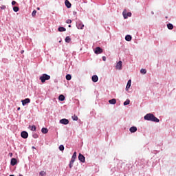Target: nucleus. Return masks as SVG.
Wrapping results in <instances>:
<instances>
[{
	"label": "nucleus",
	"instance_id": "f257e3e1",
	"mask_svg": "<svg viewBox=\"0 0 176 176\" xmlns=\"http://www.w3.org/2000/svg\"><path fill=\"white\" fill-rule=\"evenodd\" d=\"M144 120H148L150 122H155L156 123H159V122H160V120H159L155 116V115L152 113H147L144 116Z\"/></svg>",
	"mask_w": 176,
	"mask_h": 176
},
{
	"label": "nucleus",
	"instance_id": "f03ea898",
	"mask_svg": "<svg viewBox=\"0 0 176 176\" xmlns=\"http://www.w3.org/2000/svg\"><path fill=\"white\" fill-rule=\"evenodd\" d=\"M40 80H41V83H45L46 80H50V76L43 74L41 76H40Z\"/></svg>",
	"mask_w": 176,
	"mask_h": 176
},
{
	"label": "nucleus",
	"instance_id": "7ed1b4c3",
	"mask_svg": "<svg viewBox=\"0 0 176 176\" xmlns=\"http://www.w3.org/2000/svg\"><path fill=\"white\" fill-rule=\"evenodd\" d=\"M76 25L78 30H83V28L85 27V25L83 24L82 21H80V20H78V21H76Z\"/></svg>",
	"mask_w": 176,
	"mask_h": 176
},
{
	"label": "nucleus",
	"instance_id": "20e7f679",
	"mask_svg": "<svg viewBox=\"0 0 176 176\" xmlns=\"http://www.w3.org/2000/svg\"><path fill=\"white\" fill-rule=\"evenodd\" d=\"M124 19H128L129 17H131V12H127L126 10H124L122 12Z\"/></svg>",
	"mask_w": 176,
	"mask_h": 176
},
{
	"label": "nucleus",
	"instance_id": "39448f33",
	"mask_svg": "<svg viewBox=\"0 0 176 176\" xmlns=\"http://www.w3.org/2000/svg\"><path fill=\"white\" fill-rule=\"evenodd\" d=\"M22 104L24 106L27 105V104H30L31 102V100L30 98H25V100H23Z\"/></svg>",
	"mask_w": 176,
	"mask_h": 176
},
{
	"label": "nucleus",
	"instance_id": "423d86ee",
	"mask_svg": "<svg viewBox=\"0 0 176 176\" xmlns=\"http://www.w3.org/2000/svg\"><path fill=\"white\" fill-rule=\"evenodd\" d=\"M21 136L22 138H24V140L28 138V133L27 131H22L21 133Z\"/></svg>",
	"mask_w": 176,
	"mask_h": 176
},
{
	"label": "nucleus",
	"instance_id": "0eeeda50",
	"mask_svg": "<svg viewBox=\"0 0 176 176\" xmlns=\"http://www.w3.org/2000/svg\"><path fill=\"white\" fill-rule=\"evenodd\" d=\"M94 52H95L96 54H101V53H102V49H101V47H97L95 49Z\"/></svg>",
	"mask_w": 176,
	"mask_h": 176
},
{
	"label": "nucleus",
	"instance_id": "6e6552de",
	"mask_svg": "<svg viewBox=\"0 0 176 176\" xmlns=\"http://www.w3.org/2000/svg\"><path fill=\"white\" fill-rule=\"evenodd\" d=\"M78 160H80L81 163H85V156L80 153L78 155Z\"/></svg>",
	"mask_w": 176,
	"mask_h": 176
},
{
	"label": "nucleus",
	"instance_id": "1a4fd4ad",
	"mask_svg": "<svg viewBox=\"0 0 176 176\" xmlns=\"http://www.w3.org/2000/svg\"><path fill=\"white\" fill-rule=\"evenodd\" d=\"M60 123H61V124H68L69 123V120L63 118L60 120Z\"/></svg>",
	"mask_w": 176,
	"mask_h": 176
},
{
	"label": "nucleus",
	"instance_id": "9d476101",
	"mask_svg": "<svg viewBox=\"0 0 176 176\" xmlns=\"http://www.w3.org/2000/svg\"><path fill=\"white\" fill-rule=\"evenodd\" d=\"M122 63L121 60H120V61L117 63V65H116V69H122Z\"/></svg>",
	"mask_w": 176,
	"mask_h": 176
},
{
	"label": "nucleus",
	"instance_id": "9b49d317",
	"mask_svg": "<svg viewBox=\"0 0 176 176\" xmlns=\"http://www.w3.org/2000/svg\"><path fill=\"white\" fill-rule=\"evenodd\" d=\"M10 164L11 166H16V164H17V160H16V158L11 159Z\"/></svg>",
	"mask_w": 176,
	"mask_h": 176
},
{
	"label": "nucleus",
	"instance_id": "f8f14e48",
	"mask_svg": "<svg viewBox=\"0 0 176 176\" xmlns=\"http://www.w3.org/2000/svg\"><path fill=\"white\" fill-rule=\"evenodd\" d=\"M65 6H66L68 9H69V8H71V6H72L71 3H70L69 1H68V0H65Z\"/></svg>",
	"mask_w": 176,
	"mask_h": 176
},
{
	"label": "nucleus",
	"instance_id": "ddd939ff",
	"mask_svg": "<svg viewBox=\"0 0 176 176\" xmlns=\"http://www.w3.org/2000/svg\"><path fill=\"white\" fill-rule=\"evenodd\" d=\"M131 87V80H128V82L126 87V91L129 90V89H130Z\"/></svg>",
	"mask_w": 176,
	"mask_h": 176
},
{
	"label": "nucleus",
	"instance_id": "4468645a",
	"mask_svg": "<svg viewBox=\"0 0 176 176\" xmlns=\"http://www.w3.org/2000/svg\"><path fill=\"white\" fill-rule=\"evenodd\" d=\"M129 131L131 133H135V131H137V126H131L130 129H129Z\"/></svg>",
	"mask_w": 176,
	"mask_h": 176
},
{
	"label": "nucleus",
	"instance_id": "2eb2a0df",
	"mask_svg": "<svg viewBox=\"0 0 176 176\" xmlns=\"http://www.w3.org/2000/svg\"><path fill=\"white\" fill-rule=\"evenodd\" d=\"M131 39H133V37H131V35H126L125 36V41H126L127 42H130V41H131Z\"/></svg>",
	"mask_w": 176,
	"mask_h": 176
},
{
	"label": "nucleus",
	"instance_id": "dca6fc26",
	"mask_svg": "<svg viewBox=\"0 0 176 176\" xmlns=\"http://www.w3.org/2000/svg\"><path fill=\"white\" fill-rule=\"evenodd\" d=\"M92 82H98V76H97V75H94L92 76Z\"/></svg>",
	"mask_w": 176,
	"mask_h": 176
},
{
	"label": "nucleus",
	"instance_id": "f3484780",
	"mask_svg": "<svg viewBox=\"0 0 176 176\" xmlns=\"http://www.w3.org/2000/svg\"><path fill=\"white\" fill-rule=\"evenodd\" d=\"M58 31H59V32H64L67 31V29H65L64 27H59Z\"/></svg>",
	"mask_w": 176,
	"mask_h": 176
},
{
	"label": "nucleus",
	"instance_id": "a211bd4d",
	"mask_svg": "<svg viewBox=\"0 0 176 176\" xmlns=\"http://www.w3.org/2000/svg\"><path fill=\"white\" fill-rule=\"evenodd\" d=\"M109 104H111L113 105V104H116V99H115V98L111 99L109 100Z\"/></svg>",
	"mask_w": 176,
	"mask_h": 176
},
{
	"label": "nucleus",
	"instance_id": "6ab92c4d",
	"mask_svg": "<svg viewBox=\"0 0 176 176\" xmlns=\"http://www.w3.org/2000/svg\"><path fill=\"white\" fill-rule=\"evenodd\" d=\"M41 131L43 134H47L49 133V130L47 128H43Z\"/></svg>",
	"mask_w": 176,
	"mask_h": 176
},
{
	"label": "nucleus",
	"instance_id": "aec40b11",
	"mask_svg": "<svg viewBox=\"0 0 176 176\" xmlns=\"http://www.w3.org/2000/svg\"><path fill=\"white\" fill-rule=\"evenodd\" d=\"M75 159H76V151H75L72 157L71 161L75 162Z\"/></svg>",
	"mask_w": 176,
	"mask_h": 176
},
{
	"label": "nucleus",
	"instance_id": "412c9836",
	"mask_svg": "<svg viewBox=\"0 0 176 176\" xmlns=\"http://www.w3.org/2000/svg\"><path fill=\"white\" fill-rule=\"evenodd\" d=\"M58 100L59 101H64V100H65V96H64V95H60L58 97Z\"/></svg>",
	"mask_w": 176,
	"mask_h": 176
},
{
	"label": "nucleus",
	"instance_id": "4be33fe9",
	"mask_svg": "<svg viewBox=\"0 0 176 176\" xmlns=\"http://www.w3.org/2000/svg\"><path fill=\"white\" fill-rule=\"evenodd\" d=\"M29 127L32 131H36V126H35V125H33V126L30 125Z\"/></svg>",
	"mask_w": 176,
	"mask_h": 176
},
{
	"label": "nucleus",
	"instance_id": "5701e85b",
	"mask_svg": "<svg viewBox=\"0 0 176 176\" xmlns=\"http://www.w3.org/2000/svg\"><path fill=\"white\" fill-rule=\"evenodd\" d=\"M167 28L168 30H173V28H174V25L171 23H168L167 24Z\"/></svg>",
	"mask_w": 176,
	"mask_h": 176
},
{
	"label": "nucleus",
	"instance_id": "b1692460",
	"mask_svg": "<svg viewBox=\"0 0 176 176\" xmlns=\"http://www.w3.org/2000/svg\"><path fill=\"white\" fill-rule=\"evenodd\" d=\"M66 79L67 80H71V79H72V76H71V74H67Z\"/></svg>",
	"mask_w": 176,
	"mask_h": 176
},
{
	"label": "nucleus",
	"instance_id": "393cba45",
	"mask_svg": "<svg viewBox=\"0 0 176 176\" xmlns=\"http://www.w3.org/2000/svg\"><path fill=\"white\" fill-rule=\"evenodd\" d=\"M74 163H75L74 161H70L69 164V168H72V167H74Z\"/></svg>",
	"mask_w": 176,
	"mask_h": 176
},
{
	"label": "nucleus",
	"instance_id": "a878e982",
	"mask_svg": "<svg viewBox=\"0 0 176 176\" xmlns=\"http://www.w3.org/2000/svg\"><path fill=\"white\" fill-rule=\"evenodd\" d=\"M65 41L67 43H69V42H71V38H69V36H67Z\"/></svg>",
	"mask_w": 176,
	"mask_h": 176
},
{
	"label": "nucleus",
	"instance_id": "bb28decb",
	"mask_svg": "<svg viewBox=\"0 0 176 176\" xmlns=\"http://www.w3.org/2000/svg\"><path fill=\"white\" fill-rule=\"evenodd\" d=\"M14 12H19L20 10V8L17 6L13 7Z\"/></svg>",
	"mask_w": 176,
	"mask_h": 176
},
{
	"label": "nucleus",
	"instance_id": "cd10ccee",
	"mask_svg": "<svg viewBox=\"0 0 176 176\" xmlns=\"http://www.w3.org/2000/svg\"><path fill=\"white\" fill-rule=\"evenodd\" d=\"M130 104V100L129 99H126L125 102H124V105H129Z\"/></svg>",
	"mask_w": 176,
	"mask_h": 176
},
{
	"label": "nucleus",
	"instance_id": "c85d7f7f",
	"mask_svg": "<svg viewBox=\"0 0 176 176\" xmlns=\"http://www.w3.org/2000/svg\"><path fill=\"white\" fill-rule=\"evenodd\" d=\"M140 72H141L142 74H143L144 75H145V74H146V69H142L140 70Z\"/></svg>",
	"mask_w": 176,
	"mask_h": 176
},
{
	"label": "nucleus",
	"instance_id": "c756f323",
	"mask_svg": "<svg viewBox=\"0 0 176 176\" xmlns=\"http://www.w3.org/2000/svg\"><path fill=\"white\" fill-rule=\"evenodd\" d=\"M32 17H35V16H36V10H34L32 13Z\"/></svg>",
	"mask_w": 176,
	"mask_h": 176
},
{
	"label": "nucleus",
	"instance_id": "7c9ffc66",
	"mask_svg": "<svg viewBox=\"0 0 176 176\" xmlns=\"http://www.w3.org/2000/svg\"><path fill=\"white\" fill-rule=\"evenodd\" d=\"M73 120H78V116L74 115L72 117Z\"/></svg>",
	"mask_w": 176,
	"mask_h": 176
},
{
	"label": "nucleus",
	"instance_id": "2f4dec72",
	"mask_svg": "<svg viewBox=\"0 0 176 176\" xmlns=\"http://www.w3.org/2000/svg\"><path fill=\"white\" fill-rule=\"evenodd\" d=\"M59 150H60L63 152V151H64V145L59 146Z\"/></svg>",
	"mask_w": 176,
	"mask_h": 176
},
{
	"label": "nucleus",
	"instance_id": "473e14b6",
	"mask_svg": "<svg viewBox=\"0 0 176 176\" xmlns=\"http://www.w3.org/2000/svg\"><path fill=\"white\" fill-rule=\"evenodd\" d=\"M0 8L2 10H5V9H6V6H3V5H1Z\"/></svg>",
	"mask_w": 176,
	"mask_h": 176
},
{
	"label": "nucleus",
	"instance_id": "72a5a7b5",
	"mask_svg": "<svg viewBox=\"0 0 176 176\" xmlns=\"http://www.w3.org/2000/svg\"><path fill=\"white\" fill-rule=\"evenodd\" d=\"M66 23H67V24H71V23H72V21L71 19H67L66 21Z\"/></svg>",
	"mask_w": 176,
	"mask_h": 176
},
{
	"label": "nucleus",
	"instance_id": "f704fd0d",
	"mask_svg": "<svg viewBox=\"0 0 176 176\" xmlns=\"http://www.w3.org/2000/svg\"><path fill=\"white\" fill-rule=\"evenodd\" d=\"M46 175V173H45V171L40 172V175L43 176V175Z\"/></svg>",
	"mask_w": 176,
	"mask_h": 176
},
{
	"label": "nucleus",
	"instance_id": "c9c22d12",
	"mask_svg": "<svg viewBox=\"0 0 176 176\" xmlns=\"http://www.w3.org/2000/svg\"><path fill=\"white\" fill-rule=\"evenodd\" d=\"M16 3H17L16 2V1H12V5L14 6V5H16Z\"/></svg>",
	"mask_w": 176,
	"mask_h": 176
},
{
	"label": "nucleus",
	"instance_id": "e433bc0d",
	"mask_svg": "<svg viewBox=\"0 0 176 176\" xmlns=\"http://www.w3.org/2000/svg\"><path fill=\"white\" fill-rule=\"evenodd\" d=\"M33 138H38V134H34Z\"/></svg>",
	"mask_w": 176,
	"mask_h": 176
},
{
	"label": "nucleus",
	"instance_id": "4c0bfd02",
	"mask_svg": "<svg viewBox=\"0 0 176 176\" xmlns=\"http://www.w3.org/2000/svg\"><path fill=\"white\" fill-rule=\"evenodd\" d=\"M102 60H103V61H106L107 58L105 56H102Z\"/></svg>",
	"mask_w": 176,
	"mask_h": 176
},
{
	"label": "nucleus",
	"instance_id": "58836bf2",
	"mask_svg": "<svg viewBox=\"0 0 176 176\" xmlns=\"http://www.w3.org/2000/svg\"><path fill=\"white\" fill-rule=\"evenodd\" d=\"M23 53H24V50L21 51V54H23Z\"/></svg>",
	"mask_w": 176,
	"mask_h": 176
},
{
	"label": "nucleus",
	"instance_id": "ea45409f",
	"mask_svg": "<svg viewBox=\"0 0 176 176\" xmlns=\"http://www.w3.org/2000/svg\"><path fill=\"white\" fill-rule=\"evenodd\" d=\"M37 10H41V8L39 7H38Z\"/></svg>",
	"mask_w": 176,
	"mask_h": 176
},
{
	"label": "nucleus",
	"instance_id": "a19ab883",
	"mask_svg": "<svg viewBox=\"0 0 176 176\" xmlns=\"http://www.w3.org/2000/svg\"><path fill=\"white\" fill-rule=\"evenodd\" d=\"M32 149H36L34 146H32Z\"/></svg>",
	"mask_w": 176,
	"mask_h": 176
},
{
	"label": "nucleus",
	"instance_id": "79ce46f5",
	"mask_svg": "<svg viewBox=\"0 0 176 176\" xmlns=\"http://www.w3.org/2000/svg\"><path fill=\"white\" fill-rule=\"evenodd\" d=\"M10 176H14V175H10Z\"/></svg>",
	"mask_w": 176,
	"mask_h": 176
},
{
	"label": "nucleus",
	"instance_id": "37998d69",
	"mask_svg": "<svg viewBox=\"0 0 176 176\" xmlns=\"http://www.w3.org/2000/svg\"><path fill=\"white\" fill-rule=\"evenodd\" d=\"M69 28H71V25H69Z\"/></svg>",
	"mask_w": 176,
	"mask_h": 176
},
{
	"label": "nucleus",
	"instance_id": "c03bdc74",
	"mask_svg": "<svg viewBox=\"0 0 176 176\" xmlns=\"http://www.w3.org/2000/svg\"><path fill=\"white\" fill-rule=\"evenodd\" d=\"M20 109V108H18V111Z\"/></svg>",
	"mask_w": 176,
	"mask_h": 176
},
{
	"label": "nucleus",
	"instance_id": "a18cd8bd",
	"mask_svg": "<svg viewBox=\"0 0 176 176\" xmlns=\"http://www.w3.org/2000/svg\"><path fill=\"white\" fill-rule=\"evenodd\" d=\"M152 14H153V12H152Z\"/></svg>",
	"mask_w": 176,
	"mask_h": 176
}]
</instances>
